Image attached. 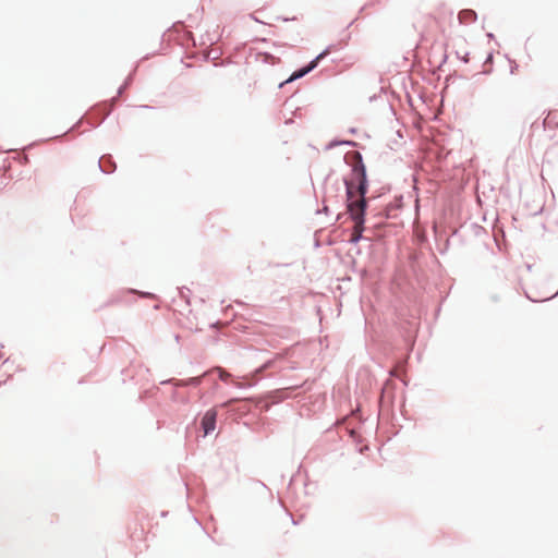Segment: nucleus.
<instances>
[{
  "label": "nucleus",
  "mask_w": 558,
  "mask_h": 558,
  "mask_svg": "<svg viewBox=\"0 0 558 558\" xmlns=\"http://www.w3.org/2000/svg\"><path fill=\"white\" fill-rule=\"evenodd\" d=\"M347 162L352 167L351 177L344 180L347 190L348 210L353 203L366 201L365 194L367 192V180L365 166L362 161V156L357 151H351L345 155Z\"/></svg>",
  "instance_id": "1"
},
{
  "label": "nucleus",
  "mask_w": 558,
  "mask_h": 558,
  "mask_svg": "<svg viewBox=\"0 0 558 558\" xmlns=\"http://www.w3.org/2000/svg\"><path fill=\"white\" fill-rule=\"evenodd\" d=\"M366 206V201H360L359 203L351 204L350 210H348L351 219L354 221L353 232L351 234V242L353 243H356L362 236Z\"/></svg>",
  "instance_id": "2"
},
{
  "label": "nucleus",
  "mask_w": 558,
  "mask_h": 558,
  "mask_svg": "<svg viewBox=\"0 0 558 558\" xmlns=\"http://www.w3.org/2000/svg\"><path fill=\"white\" fill-rule=\"evenodd\" d=\"M217 411L216 409L208 410L201 422L204 435H208L216 428Z\"/></svg>",
  "instance_id": "3"
},
{
  "label": "nucleus",
  "mask_w": 558,
  "mask_h": 558,
  "mask_svg": "<svg viewBox=\"0 0 558 558\" xmlns=\"http://www.w3.org/2000/svg\"><path fill=\"white\" fill-rule=\"evenodd\" d=\"M328 50L322 52L320 54H318L307 66L299 70V71H295L291 77L288 80V81H294L296 78H300L304 75H306L308 72H311L313 69H315L318 64V62L325 58L327 54H328Z\"/></svg>",
  "instance_id": "4"
},
{
  "label": "nucleus",
  "mask_w": 558,
  "mask_h": 558,
  "mask_svg": "<svg viewBox=\"0 0 558 558\" xmlns=\"http://www.w3.org/2000/svg\"><path fill=\"white\" fill-rule=\"evenodd\" d=\"M215 371L218 372V375H219V378L221 380H228L230 377H231V374H229L228 372H226L223 368L221 367H216Z\"/></svg>",
  "instance_id": "5"
},
{
  "label": "nucleus",
  "mask_w": 558,
  "mask_h": 558,
  "mask_svg": "<svg viewBox=\"0 0 558 558\" xmlns=\"http://www.w3.org/2000/svg\"><path fill=\"white\" fill-rule=\"evenodd\" d=\"M201 383V377H193V378H190L187 383H185L184 385H187V384H192V385H198Z\"/></svg>",
  "instance_id": "6"
}]
</instances>
